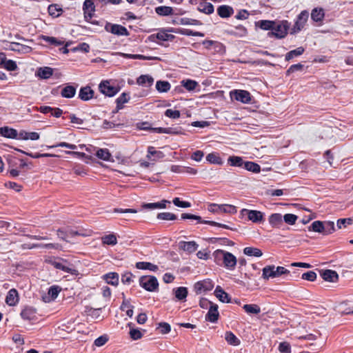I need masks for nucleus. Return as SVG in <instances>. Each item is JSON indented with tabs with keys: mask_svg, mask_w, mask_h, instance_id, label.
<instances>
[{
	"mask_svg": "<svg viewBox=\"0 0 353 353\" xmlns=\"http://www.w3.org/2000/svg\"><path fill=\"white\" fill-rule=\"evenodd\" d=\"M290 27V23L287 20L275 21L272 31L268 32V37H275L278 39L285 38Z\"/></svg>",
	"mask_w": 353,
	"mask_h": 353,
	"instance_id": "nucleus-1",
	"label": "nucleus"
},
{
	"mask_svg": "<svg viewBox=\"0 0 353 353\" xmlns=\"http://www.w3.org/2000/svg\"><path fill=\"white\" fill-rule=\"evenodd\" d=\"M290 273V271L285 269L284 267L274 265H267L263 269L262 277L268 280L270 278H276L282 274Z\"/></svg>",
	"mask_w": 353,
	"mask_h": 353,
	"instance_id": "nucleus-2",
	"label": "nucleus"
},
{
	"mask_svg": "<svg viewBox=\"0 0 353 353\" xmlns=\"http://www.w3.org/2000/svg\"><path fill=\"white\" fill-rule=\"evenodd\" d=\"M139 285L148 292H155L158 290L159 288L157 279L151 275L141 276L139 279Z\"/></svg>",
	"mask_w": 353,
	"mask_h": 353,
	"instance_id": "nucleus-3",
	"label": "nucleus"
},
{
	"mask_svg": "<svg viewBox=\"0 0 353 353\" xmlns=\"http://www.w3.org/2000/svg\"><path fill=\"white\" fill-rule=\"evenodd\" d=\"M216 257L221 256L223 259L224 266L228 270H234L237 260L236 256L230 252L218 250L216 253Z\"/></svg>",
	"mask_w": 353,
	"mask_h": 353,
	"instance_id": "nucleus-4",
	"label": "nucleus"
},
{
	"mask_svg": "<svg viewBox=\"0 0 353 353\" xmlns=\"http://www.w3.org/2000/svg\"><path fill=\"white\" fill-rule=\"evenodd\" d=\"M309 17V12L307 10H303L297 16L294 24L290 30L291 34H296L301 31L305 26Z\"/></svg>",
	"mask_w": 353,
	"mask_h": 353,
	"instance_id": "nucleus-5",
	"label": "nucleus"
},
{
	"mask_svg": "<svg viewBox=\"0 0 353 353\" xmlns=\"http://www.w3.org/2000/svg\"><path fill=\"white\" fill-rule=\"evenodd\" d=\"M208 210L214 213L224 212L233 214L236 212L235 206L228 204L218 205L212 203L209 205Z\"/></svg>",
	"mask_w": 353,
	"mask_h": 353,
	"instance_id": "nucleus-6",
	"label": "nucleus"
},
{
	"mask_svg": "<svg viewBox=\"0 0 353 353\" xmlns=\"http://www.w3.org/2000/svg\"><path fill=\"white\" fill-rule=\"evenodd\" d=\"M181 219L196 220L199 223L209 224V225H211L213 226H218V227L228 229V230H232V228H231L230 226L225 225V224L219 223L212 221H202L201 216L194 215V214L183 213L181 214Z\"/></svg>",
	"mask_w": 353,
	"mask_h": 353,
	"instance_id": "nucleus-7",
	"label": "nucleus"
},
{
	"mask_svg": "<svg viewBox=\"0 0 353 353\" xmlns=\"http://www.w3.org/2000/svg\"><path fill=\"white\" fill-rule=\"evenodd\" d=\"M231 97L243 103H249L251 101V95L249 92L243 90H235L230 92Z\"/></svg>",
	"mask_w": 353,
	"mask_h": 353,
	"instance_id": "nucleus-8",
	"label": "nucleus"
},
{
	"mask_svg": "<svg viewBox=\"0 0 353 353\" xmlns=\"http://www.w3.org/2000/svg\"><path fill=\"white\" fill-rule=\"evenodd\" d=\"M214 288V283L210 279L198 281L194 284V289L196 294L210 291Z\"/></svg>",
	"mask_w": 353,
	"mask_h": 353,
	"instance_id": "nucleus-9",
	"label": "nucleus"
},
{
	"mask_svg": "<svg viewBox=\"0 0 353 353\" xmlns=\"http://www.w3.org/2000/svg\"><path fill=\"white\" fill-rule=\"evenodd\" d=\"M48 263L54 266L55 268L61 270L65 272L73 274L74 272H76L75 270L65 265L64 263H67V261L63 259H59L58 261L54 259H51L48 261Z\"/></svg>",
	"mask_w": 353,
	"mask_h": 353,
	"instance_id": "nucleus-10",
	"label": "nucleus"
},
{
	"mask_svg": "<svg viewBox=\"0 0 353 353\" xmlns=\"http://www.w3.org/2000/svg\"><path fill=\"white\" fill-rule=\"evenodd\" d=\"M99 88L103 94L108 97H113L119 92V89L111 85L108 81H102L99 84Z\"/></svg>",
	"mask_w": 353,
	"mask_h": 353,
	"instance_id": "nucleus-11",
	"label": "nucleus"
},
{
	"mask_svg": "<svg viewBox=\"0 0 353 353\" xmlns=\"http://www.w3.org/2000/svg\"><path fill=\"white\" fill-rule=\"evenodd\" d=\"M105 30L117 36H128L129 32L124 26L118 24H108Z\"/></svg>",
	"mask_w": 353,
	"mask_h": 353,
	"instance_id": "nucleus-12",
	"label": "nucleus"
},
{
	"mask_svg": "<svg viewBox=\"0 0 353 353\" xmlns=\"http://www.w3.org/2000/svg\"><path fill=\"white\" fill-rule=\"evenodd\" d=\"M242 216L247 215L248 219L254 223H259L263 219V214L260 211L243 209L241 211Z\"/></svg>",
	"mask_w": 353,
	"mask_h": 353,
	"instance_id": "nucleus-13",
	"label": "nucleus"
},
{
	"mask_svg": "<svg viewBox=\"0 0 353 353\" xmlns=\"http://www.w3.org/2000/svg\"><path fill=\"white\" fill-rule=\"evenodd\" d=\"M84 18L86 21L91 19L95 11L93 0H85L83 6Z\"/></svg>",
	"mask_w": 353,
	"mask_h": 353,
	"instance_id": "nucleus-14",
	"label": "nucleus"
},
{
	"mask_svg": "<svg viewBox=\"0 0 353 353\" xmlns=\"http://www.w3.org/2000/svg\"><path fill=\"white\" fill-rule=\"evenodd\" d=\"M219 316L218 305L213 303L208 309V312L205 315V320L212 323H216L218 321Z\"/></svg>",
	"mask_w": 353,
	"mask_h": 353,
	"instance_id": "nucleus-15",
	"label": "nucleus"
},
{
	"mask_svg": "<svg viewBox=\"0 0 353 353\" xmlns=\"http://www.w3.org/2000/svg\"><path fill=\"white\" fill-rule=\"evenodd\" d=\"M8 49L21 54H27L32 51L31 47L17 42L10 43Z\"/></svg>",
	"mask_w": 353,
	"mask_h": 353,
	"instance_id": "nucleus-16",
	"label": "nucleus"
},
{
	"mask_svg": "<svg viewBox=\"0 0 353 353\" xmlns=\"http://www.w3.org/2000/svg\"><path fill=\"white\" fill-rule=\"evenodd\" d=\"M94 92L89 86L81 88L79 92V98L84 101H88L93 98Z\"/></svg>",
	"mask_w": 353,
	"mask_h": 353,
	"instance_id": "nucleus-17",
	"label": "nucleus"
},
{
	"mask_svg": "<svg viewBox=\"0 0 353 353\" xmlns=\"http://www.w3.org/2000/svg\"><path fill=\"white\" fill-rule=\"evenodd\" d=\"M321 276L323 280L329 282H336L339 279V275L336 271L332 270H325L321 272Z\"/></svg>",
	"mask_w": 353,
	"mask_h": 353,
	"instance_id": "nucleus-18",
	"label": "nucleus"
},
{
	"mask_svg": "<svg viewBox=\"0 0 353 353\" xmlns=\"http://www.w3.org/2000/svg\"><path fill=\"white\" fill-rule=\"evenodd\" d=\"M18 301L19 294L17 290L14 288L10 290L6 298V303L10 306H14Z\"/></svg>",
	"mask_w": 353,
	"mask_h": 353,
	"instance_id": "nucleus-19",
	"label": "nucleus"
},
{
	"mask_svg": "<svg viewBox=\"0 0 353 353\" xmlns=\"http://www.w3.org/2000/svg\"><path fill=\"white\" fill-rule=\"evenodd\" d=\"M217 14L221 18H228L234 13L233 8L227 5H222L217 8Z\"/></svg>",
	"mask_w": 353,
	"mask_h": 353,
	"instance_id": "nucleus-20",
	"label": "nucleus"
},
{
	"mask_svg": "<svg viewBox=\"0 0 353 353\" xmlns=\"http://www.w3.org/2000/svg\"><path fill=\"white\" fill-rule=\"evenodd\" d=\"M174 38L172 34H169L164 31H160L157 34H152L149 37L150 41L156 42L157 39L160 41H168Z\"/></svg>",
	"mask_w": 353,
	"mask_h": 353,
	"instance_id": "nucleus-21",
	"label": "nucleus"
},
{
	"mask_svg": "<svg viewBox=\"0 0 353 353\" xmlns=\"http://www.w3.org/2000/svg\"><path fill=\"white\" fill-rule=\"evenodd\" d=\"M198 246V244L195 241L179 242V248L189 253L195 252L197 250Z\"/></svg>",
	"mask_w": 353,
	"mask_h": 353,
	"instance_id": "nucleus-22",
	"label": "nucleus"
},
{
	"mask_svg": "<svg viewBox=\"0 0 353 353\" xmlns=\"http://www.w3.org/2000/svg\"><path fill=\"white\" fill-rule=\"evenodd\" d=\"M214 293L216 297L219 299L220 301L223 303L230 302V298L229 296V294L226 293L221 286H216Z\"/></svg>",
	"mask_w": 353,
	"mask_h": 353,
	"instance_id": "nucleus-23",
	"label": "nucleus"
},
{
	"mask_svg": "<svg viewBox=\"0 0 353 353\" xmlns=\"http://www.w3.org/2000/svg\"><path fill=\"white\" fill-rule=\"evenodd\" d=\"M76 94V88L72 85H66L61 91V96L63 98H72Z\"/></svg>",
	"mask_w": 353,
	"mask_h": 353,
	"instance_id": "nucleus-24",
	"label": "nucleus"
},
{
	"mask_svg": "<svg viewBox=\"0 0 353 353\" xmlns=\"http://www.w3.org/2000/svg\"><path fill=\"white\" fill-rule=\"evenodd\" d=\"M102 277L103 280L108 284L114 286L119 284V274L116 272H109L104 274Z\"/></svg>",
	"mask_w": 353,
	"mask_h": 353,
	"instance_id": "nucleus-25",
	"label": "nucleus"
},
{
	"mask_svg": "<svg viewBox=\"0 0 353 353\" xmlns=\"http://www.w3.org/2000/svg\"><path fill=\"white\" fill-rule=\"evenodd\" d=\"M0 134L3 137L10 139H15L18 136V132L16 130L7 126L0 128Z\"/></svg>",
	"mask_w": 353,
	"mask_h": 353,
	"instance_id": "nucleus-26",
	"label": "nucleus"
},
{
	"mask_svg": "<svg viewBox=\"0 0 353 353\" xmlns=\"http://www.w3.org/2000/svg\"><path fill=\"white\" fill-rule=\"evenodd\" d=\"M154 82V79L148 74H142L137 79V83L140 85L150 86Z\"/></svg>",
	"mask_w": 353,
	"mask_h": 353,
	"instance_id": "nucleus-27",
	"label": "nucleus"
},
{
	"mask_svg": "<svg viewBox=\"0 0 353 353\" xmlns=\"http://www.w3.org/2000/svg\"><path fill=\"white\" fill-rule=\"evenodd\" d=\"M136 268L140 270H148L152 272H156L159 270L157 265H154L150 262H137L136 263Z\"/></svg>",
	"mask_w": 353,
	"mask_h": 353,
	"instance_id": "nucleus-28",
	"label": "nucleus"
},
{
	"mask_svg": "<svg viewBox=\"0 0 353 353\" xmlns=\"http://www.w3.org/2000/svg\"><path fill=\"white\" fill-rule=\"evenodd\" d=\"M274 25V21L270 20H260L255 23V26L256 27L260 28L264 30H270L272 31L273 28V26Z\"/></svg>",
	"mask_w": 353,
	"mask_h": 353,
	"instance_id": "nucleus-29",
	"label": "nucleus"
},
{
	"mask_svg": "<svg viewBox=\"0 0 353 353\" xmlns=\"http://www.w3.org/2000/svg\"><path fill=\"white\" fill-rule=\"evenodd\" d=\"M36 311L32 307H28L23 309L21 312V317L28 321L33 320L35 317Z\"/></svg>",
	"mask_w": 353,
	"mask_h": 353,
	"instance_id": "nucleus-30",
	"label": "nucleus"
},
{
	"mask_svg": "<svg viewBox=\"0 0 353 353\" xmlns=\"http://www.w3.org/2000/svg\"><path fill=\"white\" fill-rule=\"evenodd\" d=\"M324 11L322 8H314L312 10L311 19L315 22H321L324 18Z\"/></svg>",
	"mask_w": 353,
	"mask_h": 353,
	"instance_id": "nucleus-31",
	"label": "nucleus"
},
{
	"mask_svg": "<svg viewBox=\"0 0 353 353\" xmlns=\"http://www.w3.org/2000/svg\"><path fill=\"white\" fill-rule=\"evenodd\" d=\"M243 253L247 256L255 257H260L263 254V252L260 249L253 247L245 248L243 249Z\"/></svg>",
	"mask_w": 353,
	"mask_h": 353,
	"instance_id": "nucleus-32",
	"label": "nucleus"
},
{
	"mask_svg": "<svg viewBox=\"0 0 353 353\" xmlns=\"http://www.w3.org/2000/svg\"><path fill=\"white\" fill-rule=\"evenodd\" d=\"M19 139L23 140H37L39 139V134L34 132H28L26 131H21L19 134Z\"/></svg>",
	"mask_w": 353,
	"mask_h": 353,
	"instance_id": "nucleus-33",
	"label": "nucleus"
},
{
	"mask_svg": "<svg viewBox=\"0 0 353 353\" xmlns=\"http://www.w3.org/2000/svg\"><path fill=\"white\" fill-rule=\"evenodd\" d=\"M304 51H305V48L303 47H301V46L299 47V48H297L295 50H291V51L288 52L285 54V61H288L292 59L294 57H299V56L303 54Z\"/></svg>",
	"mask_w": 353,
	"mask_h": 353,
	"instance_id": "nucleus-34",
	"label": "nucleus"
},
{
	"mask_svg": "<svg viewBox=\"0 0 353 353\" xmlns=\"http://www.w3.org/2000/svg\"><path fill=\"white\" fill-rule=\"evenodd\" d=\"M48 11L49 14L53 17H58L63 12L62 8L57 4L50 5L48 6Z\"/></svg>",
	"mask_w": 353,
	"mask_h": 353,
	"instance_id": "nucleus-35",
	"label": "nucleus"
},
{
	"mask_svg": "<svg viewBox=\"0 0 353 353\" xmlns=\"http://www.w3.org/2000/svg\"><path fill=\"white\" fill-rule=\"evenodd\" d=\"M228 162L231 166L243 167L245 161L241 157L230 156L228 159Z\"/></svg>",
	"mask_w": 353,
	"mask_h": 353,
	"instance_id": "nucleus-36",
	"label": "nucleus"
},
{
	"mask_svg": "<svg viewBox=\"0 0 353 353\" xmlns=\"http://www.w3.org/2000/svg\"><path fill=\"white\" fill-rule=\"evenodd\" d=\"M225 339L231 345L236 346L240 344V340L232 332H225Z\"/></svg>",
	"mask_w": 353,
	"mask_h": 353,
	"instance_id": "nucleus-37",
	"label": "nucleus"
},
{
	"mask_svg": "<svg viewBox=\"0 0 353 353\" xmlns=\"http://www.w3.org/2000/svg\"><path fill=\"white\" fill-rule=\"evenodd\" d=\"M243 309L248 314H258L261 312V308L256 304H245L243 306Z\"/></svg>",
	"mask_w": 353,
	"mask_h": 353,
	"instance_id": "nucleus-38",
	"label": "nucleus"
},
{
	"mask_svg": "<svg viewBox=\"0 0 353 353\" xmlns=\"http://www.w3.org/2000/svg\"><path fill=\"white\" fill-rule=\"evenodd\" d=\"M157 14L161 16H169L173 14V9L169 6H159L155 8Z\"/></svg>",
	"mask_w": 353,
	"mask_h": 353,
	"instance_id": "nucleus-39",
	"label": "nucleus"
},
{
	"mask_svg": "<svg viewBox=\"0 0 353 353\" xmlns=\"http://www.w3.org/2000/svg\"><path fill=\"white\" fill-rule=\"evenodd\" d=\"M323 234H330L335 231L334 223L333 221H323Z\"/></svg>",
	"mask_w": 353,
	"mask_h": 353,
	"instance_id": "nucleus-40",
	"label": "nucleus"
},
{
	"mask_svg": "<svg viewBox=\"0 0 353 353\" xmlns=\"http://www.w3.org/2000/svg\"><path fill=\"white\" fill-rule=\"evenodd\" d=\"M53 70L50 67L40 68L38 70V76L41 79H48L52 75Z\"/></svg>",
	"mask_w": 353,
	"mask_h": 353,
	"instance_id": "nucleus-41",
	"label": "nucleus"
},
{
	"mask_svg": "<svg viewBox=\"0 0 353 353\" xmlns=\"http://www.w3.org/2000/svg\"><path fill=\"white\" fill-rule=\"evenodd\" d=\"M243 167L248 171L252 172L254 173H259L261 171L260 165L252 161H245Z\"/></svg>",
	"mask_w": 353,
	"mask_h": 353,
	"instance_id": "nucleus-42",
	"label": "nucleus"
},
{
	"mask_svg": "<svg viewBox=\"0 0 353 353\" xmlns=\"http://www.w3.org/2000/svg\"><path fill=\"white\" fill-rule=\"evenodd\" d=\"M170 87V83L167 81H158L156 83V88L159 92H167Z\"/></svg>",
	"mask_w": 353,
	"mask_h": 353,
	"instance_id": "nucleus-43",
	"label": "nucleus"
},
{
	"mask_svg": "<svg viewBox=\"0 0 353 353\" xmlns=\"http://www.w3.org/2000/svg\"><path fill=\"white\" fill-rule=\"evenodd\" d=\"M269 222L270 225L274 227L282 224L283 220L281 214L279 213L272 214L269 218Z\"/></svg>",
	"mask_w": 353,
	"mask_h": 353,
	"instance_id": "nucleus-44",
	"label": "nucleus"
},
{
	"mask_svg": "<svg viewBox=\"0 0 353 353\" xmlns=\"http://www.w3.org/2000/svg\"><path fill=\"white\" fill-rule=\"evenodd\" d=\"M176 298L182 301L185 299L188 295V290L185 287H179L174 290Z\"/></svg>",
	"mask_w": 353,
	"mask_h": 353,
	"instance_id": "nucleus-45",
	"label": "nucleus"
},
{
	"mask_svg": "<svg viewBox=\"0 0 353 353\" xmlns=\"http://www.w3.org/2000/svg\"><path fill=\"white\" fill-rule=\"evenodd\" d=\"M96 156L102 160L104 161H110V159L112 157L111 154L109 152V150L108 149H99L97 151Z\"/></svg>",
	"mask_w": 353,
	"mask_h": 353,
	"instance_id": "nucleus-46",
	"label": "nucleus"
},
{
	"mask_svg": "<svg viewBox=\"0 0 353 353\" xmlns=\"http://www.w3.org/2000/svg\"><path fill=\"white\" fill-rule=\"evenodd\" d=\"M198 10L201 12L210 14L214 12V6L211 3H207L205 4L201 3L198 7Z\"/></svg>",
	"mask_w": 353,
	"mask_h": 353,
	"instance_id": "nucleus-47",
	"label": "nucleus"
},
{
	"mask_svg": "<svg viewBox=\"0 0 353 353\" xmlns=\"http://www.w3.org/2000/svg\"><path fill=\"white\" fill-rule=\"evenodd\" d=\"M103 244L114 245L117 243V236L114 234H110L102 237Z\"/></svg>",
	"mask_w": 353,
	"mask_h": 353,
	"instance_id": "nucleus-48",
	"label": "nucleus"
},
{
	"mask_svg": "<svg viewBox=\"0 0 353 353\" xmlns=\"http://www.w3.org/2000/svg\"><path fill=\"white\" fill-rule=\"evenodd\" d=\"M151 156H155L157 159H162L165 155L161 151L155 150L154 147L150 146L148 148L147 158L150 159Z\"/></svg>",
	"mask_w": 353,
	"mask_h": 353,
	"instance_id": "nucleus-49",
	"label": "nucleus"
},
{
	"mask_svg": "<svg viewBox=\"0 0 353 353\" xmlns=\"http://www.w3.org/2000/svg\"><path fill=\"white\" fill-rule=\"evenodd\" d=\"M130 99V96L128 94L123 92L122 93L119 98L117 99V108L118 109L123 108V105L127 103Z\"/></svg>",
	"mask_w": 353,
	"mask_h": 353,
	"instance_id": "nucleus-50",
	"label": "nucleus"
},
{
	"mask_svg": "<svg viewBox=\"0 0 353 353\" xmlns=\"http://www.w3.org/2000/svg\"><path fill=\"white\" fill-rule=\"evenodd\" d=\"M323 221H314L310 226H309L308 230L310 231H314L319 233L323 234Z\"/></svg>",
	"mask_w": 353,
	"mask_h": 353,
	"instance_id": "nucleus-51",
	"label": "nucleus"
},
{
	"mask_svg": "<svg viewBox=\"0 0 353 353\" xmlns=\"http://www.w3.org/2000/svg\"><path fill=\"white\" fill-rule=\"evenodd\" d=\"M182 85L188 91L194 90L198 85V83L194 80H183L181 81Z\"/></svg>",
	"mask_w": 353,
	"mask_h": 353,
	"instance_id": "nucleus-52",
	"label": "nucleus"
},
{
	"mask_svg": "<svg viewBox=\"0 0 353 353\" xmlns=\"http://www.w3.org/2000/svg\"><path fill=\"white\" fill-rule=\"evenodd\" d=\"M128 326L130 327V336L131 337L132 339L133 340H138V339H140L143 334L141 332V331L138 329H135V328H133L132 327V323H128Z\"/></svg>",
	"mask_w": 353,
	"mask_h": 353,
	"instance_id": "nucleus-53",
	"label": "nucleus"
},
{
	"mask_svg": "<svg viewBox=\"0 0 353 353\" xmlns=\"http://www.w3.org/2000/svg\"><path fill=\"white\" fill-rule=\"evenodd\" d=\"M206 160L214 164L221 165V159L215 153H210L206 157Z\"/></svg>",
	"mask_w": 353,
	"mask_h": 353,
	"instance_id": "nucleus-54",
	"label": "nucleus"
},
{
	"mask_svg": "<svg viewBox=\"0 0 353 353\" xmlns=\"http://www.w3.org/2000/svg\"><path fill=\"white\" fill-rule=\"evenodd\" d=\"M41 39L46 42H48V43H49L52 45L56 46H61L63 43V41H59L57 38L53 37L42 35Z\"/></svg>",
	"mask_w": 353,
	"mask_h": 353,
	"instance_id": "nucleus-55",
	"label": "nucleus"
},
{
	"mask_svg": "<svg viewBox=\"0 0 353 353\" xmlns=\"http://www.w3.org/2000/svg\"><path fill=\"white\" fill-rule=\"evenodd\" d=\"M157 219L165 221H174L176 219V216L171 212H161L157 214Z\"/></svg>",
	"mask_w": 353,
	"mask_h": 353,
	"instance_id": "nucleus-56",
	"label": "nucleus"
},
{
	"mask_svg": "<svg viewBox=\"0 0 353 353\" xmlns=\"http://www.w3.org/2000/svg\"><path fill=\"white\" fill-rule=\"evenodd\" d=\"M235 28L237 30V32L231 30V31H229L228 32L230 34L236 35L238 37H244L248 33L247 29L241 25L236 26Z\"/></svg>",
	"mask_w": 353,
	"mask_h": 353,
	"instance_id": "nucleus-57",
	"label": "nucleus"
},
{
	"mask_svg": "<svg viewBox=\"0 0 353 353\" xmlns=\"http://www.w3.org/2000/svg\"><path fill=\"white\" fill-rule=\"evenodd\" d=\"M353 223V219L347 218V219H339L337 221L336 225L339 229L342 228H346L347 225H351Z\"/></svg>",
	"mask_w": 353,
	"mask_h": 353,
	"instance_id": "nucleus-58",
	"label": "nucleus"
},
{
	"mask_svg": "<svg viewBox=\"0 0 353 353\" xmlns=\"http://www.w3.org/2000/svg\"><path fill=\"white\" fill-rule=\"evenodd\" d=\"M2 68H6L8 71H14L17 70V65L15 61L6 59V61L4 62Z\"/></svg>",
	"mask_w": 353,
	"mask_h": 353,
	"instance_id": "nucleus-59",
	"label": "nucleus"
},
{
	"mask_svg": "<svg viewBox=\"0 0 353 353\" xmlns=\"http://www.w3.org/2000/svg\"><path fill=\"white\" fill-rule=\"evenodd\" d=\"M297 219L298 216L293 214H286L283 216L284 221L289 225H294Z\"/></svg>",
	"mask_w": 353,
	"mask_h": 353,
	"instance_id": "nucleus-60",
	"label": "nucleus"
},
{
	"mask_svg": "<svg viewBox=\"0 0 353 353\" xmlns=\"http://www.w3.org/2000/svg\"><path fill=\"white\" fill-rule=\"evenodd\" d=\"M180 23L182 25H192V26H199V25L201 24V23L198 20L189 19V18L181 19Z\"/></svg>",
	"mask_w": 353,
	"mask_h": 353,
	"instance_id": "nucleus-61",
	"label": "nucleus"
},
{
	"mask_svg": "<svg viewBox=\"0 0 353 353\" xmlns=\"http://www.w3.org/2000/svg\"><path fill=\"white\" fill-rule=\"evenodd\" d=\"M278 349L281 353L291 352V346L289 343L285 341L280 343Z\"/></svg>",
	"mask_w": 353,
	"mask_h": 353,
	"instance_id": "nucleus-62",
	"label": "nucleus"
},
{
	"mask_svg": "<svg viewBox=\"0 0 353 353\" xmlns=\"http://www.w3.org/2000/svg\"><path fill=\"white\" fill-rule=\"evenodd\" d=\"M301 279L309 281H314L316 279V274L313 271H309L303 273Z\"/></svg>",
	"mask_w": 353,
	"mask_h": 353,
	"instance_id": "nucleus-63",
	"label": "nucleus"
},
{
	"mask_svg": "<svg viewBox=\"0 0 353 353\" xmlns=\"http://www.w3.org/2000/svg\"><path fill=\"white\" fill-rule=\"evenodd\" d=\"M61 289L58 286H51L48 290V294L50 296L52 299H54L57 297Z\"/></svg>",
	"mask_w": 353,
	"mask_h": 353,
	"instance_id": "nucleus-64",
	"label": "nucleus"
}]
</instances>
